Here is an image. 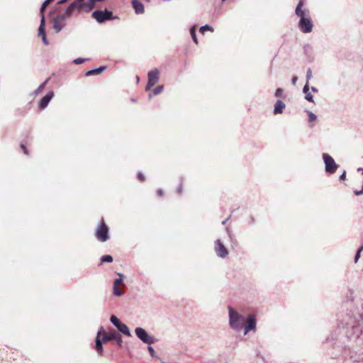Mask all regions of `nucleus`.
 Returning a JSON list of instances; mask_svg holds the SVG:
<instances>
[{"mask_svg": "<svg viewBox=\"0 0 363 363\" xmlns=\"http://www.w3.org/2000/svg\"><path fill=\"white\" fill-rule=\"evenodd\" d=\"M54 0H46L43 2V4H42L41 6V8H40V16L41 17L43 16V15H44V11H45V9H46V7L48 6V5L49 4H50L51 2H52Z\"/></svg>", "mask_w": 363, "mask_h": 363, "instance_id": "nucleus-25", "label": "nucleus"}, {"mask_svg": "<svg viewBox=\"0 0 363 363\" xmlns=\"http://www.w3.org/2000/svg\"><path fill=\"white\" fill-rule=\"evenodd\" d=\"M110 320L123 334L128 336H131L128 326L125 324L121 323L116 315H111Z\"/></svg>", "mask_w": 363, "mask_h": 363, "instance_id": "nucleus-8", "label": "nucleus"}, {"mask_svg": "<svg viewBox=\"0 0 363 363\" xmlns=\"http://www.w3.org/2000/svg\"><path fill=\"white\" fill-rule=\"evenodd\" d=\"M73 5L74 1L68 6L64 13L58 15L53 19V29L56 33H59L65 26L67 18H69L74 13L82 12L79 6H74V7H72Z\"/></svg>", "mask_w": 363, "mask_h": 363, "instance_id": "nucleus-2", "label": "nucleus"}, {"mask_svg": "<svg viewBox=\"0 0 363 363\" xmlns=\"http://www.w3.org/2000/svg\"><path fill=\"white\" fill-rule=\"evenodd\" d=\"M132 5L136 13L141 14L144 13V6L138 0H132Z\"/></svg>", "mask_w": 363, "mask_h": 363, "instance_id": "nucleus-17", "label": "nucleus"}, {"mask_svg": "<svg viewBox=\"0 0 363 363\" xmlns=\"http://www.w3.org/2000/svg\"><path fill=\"white\" fill-rule=\"evenodd\" d=\"M190 33H191V35L194 43L196 44H198V40H197V38H196V30H195V28L194 27H193V28H191L190 29Z\"/></svg>", "mask_w": 363, "mask_h": 363, "instance_id": "nucleus-29", "label": "nucleus"}, {"mask_svg": "<svg viewBox=\"0 0 363 363\" xmlns=\"http://www.w3.org/2000/svg\"><path fill=\"white\" fill-rule=\"evenodd\" d=\"M159 74L160 72L157 69H155L149 72L147 74L148 82L146 86V90L150 89L153 86H155L159 80Z\"/></svg>", "mask_w": 363, "mask_h": 363, "instance_id": "nucleus-10", "label": "nucleus"}, {"mask_svg": "<svg viewBox=\"0 0 363 363\" xmlns=\"http://www.w3.org/2000/svg\"><path fill=\"white\" fill-rule=\"evenodd\" d=\"M145 1H147V2H149V1H150V0H145Z\"/></svg>", "mask_w": 363, "mask_h": 363, "instance_id": "nucleus-47", "label": "nucleus"}, {"mask_svg": "<svg viewBox=\"0 0 363 363\" xmlns=\"http://www.w3.org/2000/svg\"><path fill=\"white\" fill-rule=\"evenodd\" d=\"M312 91L315 92V91H316V89L314 87H313Z\"/></svg>", "mask_w": 363, "mask_h": 363, "instance_id": "nucleus-46", "label": "nucleus"}, {"mask_svg": "<svg viewBox=\"0 0 363 363\" xmlns=\"http://www.w3.org/2000/svg\"><path fill=\"white\" fill-rule=\"evenodd\" d=\"M120 278L116 279L113 283V294L117 296H121L123 294L124 284L123 281V274H118Z\"/></svg>", "mask_w": 363, "mask_h": 363, "instance_id": "nucleus-11", "label": "nucleus"}, {"mask_svg": "<svg viewBox=\"0 0 363 363\" xmlns=\"http://www.w3.org/2000/svg\"><path fill=\"white\" fill-rule=\"evenodd\" d=\"M359 257H360V253L356 252V254H355V256H354V261L355 263L357 262V261L359 260Z\"/></svg>", "mask_w": 363, "mask_h": 363, "instance_id": "nucleus-41", "label": "nucleus"}, {"mask_svg": "<svg viewBox=\"0 0 363 363\" xmlns=\"http://www.w3.org/2000/svg\"><path fill=\"white\" fill-rule=\"evenodd\" d=\"M38 35L40 36H44L45 35V15H43L41 20H40V25L38 29Z\"/></svg>", "mask_w": 363, "mask_h": 363, "instance_id": "nucleus-21", "label": "nucleus"}, {"mask_svg": "<svg viewBox=\"0 0 363 363\" xmlns=\"http://www.w3.org/2000/svg\"><path fill=\"white\" fill-rule=\"evenodd\" d=\"M228 310L230 327L235 330H239L242 328L244 317L235 311L230 306L228 307Z\"/></svg>", "mask_w": 363, "mask_h": 363, "instance_id": "nucleus-3", "label": "nucleus"}, {"mask_svg": "<svg viewBox=\"0 0 363 363\" xmlns=\"http://www.w3.org/2000/svg\"><path fill=\"white\" fill-rule=\"evenodd\" d=\"M54 93L52 91L48 92L44 97L41 99L39 102V108L41 109L45 108L49 104L51 99L53 97Z\"/></svg>", "mask_w": 363, "mask_h": 363, "instance_id": "nucleus-15", "label": "nucleus"}, {"mask_svg": "<svg viewBox=\"0 0 363 363\" xmlns=\"http://www.w3.org/2000/svg\"><path fill=\"white\" fill-rule=\"evenodd\" d=\"M86 61V59L84 58H81V57H79V58H77L74 60V62L75 64H82L83 62H84Z\"/></svg>", "mask_w": 363, "mask_h": 363, "instance_id": "nucleus-34", "label": "nucleus"}, {"mask_svg": "<svg viewBox=\"0 0 363 363\" xmlns=\"http://www.w3.org/2000/svg\"><path fill=\"white\" fill-rule=\"evenodd\" d=\"M362 250H363V245L358 248V250H357V252L361 253V252Z\"/></svg>", "mask_w": 363, "mask_h": 363, "instance_id": "nucleus-44", "label": "nucleus"}, {"mask_svg": "<svg viewBox=\"0 0 363 363\" xmlns=\"http://www.w3.org/2000/svg\"><path fill=\"white\" fill-rule=\"evenodd\" d=\"M99 332L101 333V337L103 339L104 343L110 340H115L116 335H118V332L115 330H111L109 332H106L101 328Z\"/></svg>", "mask_w": 363, "mask_h": 363, "instance_id": "nucleus-13", "label": "nucleus"}, {"mask_svg": "<svg viewBox=\"0 0 363 363\" xmlns=\"http://www.w3.org/2000/svg\"><path fill=\"white\" fill-rule=\"evenodd\" d=\"M297 79H298V77H294L292 78V84H293L294 85H295V84H296Z\"/></svg>", "mask_w": 363, "mask_h": 363, "instance_id": "nucleus-43", "label": "nucleus"}, {"mask_svg": "<svg viewBox=\"0 0 363 363\" xmlns=\"http://www.w3.org/2000/svg\"><path fill=\"white\" fill-rule=\"evenodd\" d=\"M106 67H100L97 69H91L86 72V76L99 74L106 69Z\"/></svg>", "mask_w": 363, "mask_h": 363, "instance_id": "nucleus-20", "label": "nucleus"}, {"mask_svg": "<svg viewBox=\"0 0 363 363\" xmlns=\"http://www.w3.org/2000/svg\"><path fill=\"white\" fill-rule=\"evenodd\" d=\"M306 113H307V115L308 116V121L310 124V126L311 127H313L314 126V121H315L316 119V116L312 112L309 111H306Z\"/></svg>", "mask_w": 363, "mask_h": 363, "instance_id": "nucleus-23", "label": "nucleus"}, {"mask_svg": "<svg viewBox=\"0 0 363 363\" xmlns=\"http://www.w3.org/2000/svg\"><path fill=\"white\" fill-rule=\"evenodd\" d=\"M340 180L345 181L346 179V171H343V172L340 175Z\"/></svg>", "mask_w": 363, "mask_h": 363, "instance_id": "nucleus-38", "label": "nucleus"}, {"mask_svg": "<svg viewBox=\"0 0 363 363\" xmlns=\"http://www.w3.org/2000/svg\"><path fill=\"white\" fill-rule=\"evenodd\" d=\"M183 191V185L182 184H180L179 186L177 187V191L178 194H182Z\"/></svg>", "mask_w": 363, "mask_h": 363, "instance_id": "nucleus-39", "label": "nucleus"}, {"mask_svg": "<svg viewBox=\"0 0 363 363\" xmlns=\"http://www.w3.org/2000/svg\"><path fill=\"white\" fill-rule=\"evenodd\" d=\"M42 40L44 43L45 45H48V42L47 40V38H46V35H44V36H42Z\"/></svg>", "mask_w": 363, "mask_h": 363, "instance_id": "nucleus-42", "label": "nucleus"}, {"mask_svg": "<svg viewBox=\"0 0 363 363\" xmlns=\"http://www.w3.org/2000/svg\"><path fill=\"white\" fill-rule=\"evenodd\" d=\"M323 160L325 164V171L328 174H333L338 168V164L335 160L328 153H323Z\"/></svg>", "mask_w": 363, "mask_h": 363, "instance_id": "nucleus-5", "label": "nucleus"}, {"mask_svg": "<svg viewBox=\"0 0 363 363\" xmlns=\"http://www.w3.org/2000/svg\"><path fill=\"white\" fill-rule=\"evenodd\" d=\"M48 80H49V78L47 79L45 82H43L41 85L39 86V87L38 88V91H40L41 90H43L45 88V84H47Z\"/></svg>", "mask_w": 363, "mask_h": 363, "instance_id": "nucleus-36", "label": "nucleus"}, {"mask_svg": "<svg viewBox=\"0 0 363 363\" xmlns=\"http://www.w3.org/2000/svg\"><path fill=\"white\" fill-rule=\"evenodd\" d=\"M148 351H149V352H150V355H151L152 357H155V350H154V349H153L151 346H149V347H148Z\"/></svg>", "mask_w": 363, "mask_h": 363, "instance_id": "nucleus-37", "label": "nucleus"}, {"mask_svg": "<svg viewBox=\"0 0 363 363\" xmlns=\"http://www.w3.org/2000/svg\"><path fill=\"white\" fill-rule=\"evenodd\" d=\"M286 105L282 101H277V102L274 104V113L275 115L282 113Z\"/></svg>", "mask_w": 363, "mask_h": 363, "instance_id": "nucleus-19", "label": "nucleus"}, {"mask_svg": "<svg viewBox=\"0 0 363 363\" xmlns=\"http://www.w3.org/2000/svg\"><path fill=\"white\" fill-rule=\"evenodd\" d=\"M92 17L99 23H104L108 20H113L115 18L113 16V12L107 11L96 10L92 13Z\"/></svg>", "mask_w": 363, "mask_h": 363, "instance_id": "nucleus-6", "label": "nucleus"}, {"mask_svg": "<svg viewBox=\"0 0 363 363\" xmlns=\"http://www.w3.org/2000/svg\"><path fill=\"white\" fill-rule=\"evenodd\" d=\"M163 89H164V86L160 85V86H157L155 89H154V90L152 91V94L153 95H157V94H160L162 91H163Z\"/></svg>", "mask_w": 363, "mask_h": 363, "instance_id": "nucleus-30", "label": "nucleus"}, {"mask_svg": "<svg viewBox=\"0 0 363 363\" xmlns=\"http://www.w3.org/2000/svg\"><path fill=\"white\" fill-rule=\"evenodd\" d=\"M137 177H138V179L140 182H143L145 181V177L144 176V174L141 172H138V175H137Z\"/></svg>", "mask_w": 363, "mask_h": 363, "instance_id": "nucleus-33", "label": "nucleus"}, {"mask_svg": "<svg viewBox=\"0 0 363 363\" xmlns=\"http://www.w3.org/2000/svg\"><path fill=\"white\" fill-rule=\"evenodd\" d=\"M101 333L99 332L97 333V335H96V340H95L96 350L97 351V352L99 354H101L102 352H103L102 344L104 343L103 342V339L102 338L101 339Z\"/></svg>", "mask_w": 363, "mask_h": 363, "instance_id": "nucleus-18", "label": "nucleus"}, {"mask_svg": "<svg viewBox=\"0 0 363 363\" xmlns=\"http://www.w3.org/2000/svg\"><path fill=\"white\" fill-rule=\"evenodd\" d=\"M337 330L340 335L356 340L357 345L361 348L355 349L354 352L359 353V357L354 359V361H363V306L352 314H347L338 324Z\"/></svg>", "mask_w": 363, "mask_h": 363, "instance_id": "nucleus-1", "label": "nucleus"}, {"mask_svg": "<svg viewBox=\"0 0 363 363\" xmlns=\"http://www.w3.org/2000/svg\"><path fill=\"white\" fill-rule=\"evenodd\" d=\"M20 147L23 150V153L25 155H28V149H27L26 146L24 144H21Z\"/></svg>", "mask_w": 363, "mask_h": 363, "instance_id": "nucleus-35", "label": "nucleus"}, {"mask_svg": "<svg viewBox=\"0 0 363 363\" xmlns=\"http://www.w3.org/2000/svg\"><path fill=\"white\" fill-rule=\"evenodd\" d=\"M135 333L137 337L144 343L151 345L155 342V339L153 337L149 335L142 328H136Z\"/></svg>", "mask_w": 363, "mask_h": 363, "instance_id": "nucleus-7", "label": "nucleus"}, {"mask_svg": "<svg viewBox=\"0 0 363 363\" xmlns=\"http://www.w3.org/2000/svg\"><path fill=\"white\" fill-rule=\"evenodd\" d=\"M108 230L109 228L102 218L100 224L96 228L95 236L100 242H106L109 239Z\"/></svg>", "mask_w": 363, "mask_h": 363, "instance_id": "nucleus-4", "label": "nucleus"}, {"mask_svg": "<svg viewBox=\"0 0 363 363\" xmlns=\"http://www.w3.org/2000/svg\"><path fill=\"white\" fill-rule=\"evenodd\" d=\"M303 92L305 94V99L308 101H313V95L311 92H309V86L308 84H306L303 87Z\"/></svg>", "mask_w": 363, "mask_h": 363, "instance_id": "nucleus-22", "label": "nucleus"}, {"mask_svg": "<svg viewBox=\"0 0 363 363\" xmlns=\"http://www.w3.org/2000/svg\"><path fill=\"white\" fill-rule=\"evenodd\" d=\"M256 327L255 317L253 315H250L245 323L244 334L246 335L250 330H255Z\"/></svg>", "mask_w": 363, "mask_h": 363, "instance_id": "nucleus-14", "label": "nucleus"}, {"mask_svg": "<svg viewBox=\"0 0 363 363\" xmlns=\"http://www.w3.org/2000/svg\"><path fill=\"white\" fill-rule=\"evenodd\" d=\"M354 290L352 289H348L346 293L347 299L348 301H352L354 298Z\"/></svg>", "mask_w": 363, "mask_h": 363, "instance_id": "nucleus-26", "label": "nucleus"}, {"mask_svg": "<svg viewBox=\"0 0 363 363\" xmlns=\"http://www.w3.org/2000/svg\"><path fill=\"white\" fill-rule=\"evenodd\" d=\"M206 30H210L212 32V31H213V28L208 25H206V26H201L200 28V32L203 34H204L205 31H206Z\"/></svg>", "mask_w": 363, "mask_h": 363, "instance_id": "nucleus-27", "label": "nucleus"}, {"mask_svg": "<svg viewBox=\"0 0 363 363\" xmlns=\"http://www.w3.org/2000/svg\"><path fill=\"white\" fill-rule=\"evenodd\" d=\"M214 250L216 255L220 257L224 258L228 255L227 248L223 245L220 240L215 241Z\"/></svg>", "mask_w": 363, "mask_h": 363, "instance_id": "nucleus-12", "label": "nucleus"}, {"mask_svg": "<svg viewBox=\"0 0 363 363\" xmlns=\"http://www.w3.org/2000/svg\"><path fill=\"white\" fill-rule=\"evenodd\" d=\"M117 344L121 347L123 343L121 335L118 333V335H116V340Z\"/></svg>", "mask_w": 363, "mask_h": 363, "instance_id": "nucleus-32", "label": "nucleus"}, {"mask_svg": "<svg viewBox=\"0 0 363 363\" xmlns=\"http://www.w3.org/2000/svg\"><path fill=\"white\" fill-rule=\"evenodd\" d=\"M303 0H300L296 8V14L300 17V19L301 18V16H307L308 12L306 10H303Z\"/></svg>", "mask_w": 363, "mask_h": 363, "instance_id": "nucleus-16", "label": "nucleus"}, {"mask_svg": "<svg viewBox=\"0 0 363 363\" xmlns=\"http://www.w3.org/2000/svg\"><path fill=\"white\" fill-rule=\"evenodd\" d=\"M157 195L158 196H164V191H163V190H162V189H157Z\"/></svg>", "mask_w": 363, "mask_h": 363, "instance_id": "nucleus-40", "label": "nucleus"}, {"mask_svg": "<svg viewBox=\"0 0 363 363\" xmlns=\"http://www.w3.org/2000/svg\"><path fill=\"white\" fill-rule=\"evenodd\" d=\"M283 89H281V88H277L276 91H275V96L276 97H282L283 96Z\"/></svg>", "mask_w": 363, "mask_h": 363, "instance_id": "nucleus-31", "label": "nucleus"}, {"mask_svg": "<svg viewBox=\"0 0 363 363\" xmlns=\"http://www.w3.org/2000/svg\"><path fill=\"white\" fill-rule=\"evenodd\" d=\"M68 0H60V1H58V4H65L67 1Z\"/></svg>", "mask_w": 363, "mask_h": 363, "instance_id": "nucleus-45", "label": "nucleus"}, {"mask_svg": "<svg viewBox=\"0 0 363 363\" xmlns=\"http://www.w3.org/2000/svg\"><path fill=\"white\" fill-rule=\"evenodd\" d=\"M101 263L104 262H113V257L111 255H104L101 259Z\"/></svg>", "mask_w": 363, "mask_h": 363, "instance_id": "nucleus-28", "label": "nucleus"}, {"mask_svg": "<svg viewBox=\"0 0 363 363\" xmlns=\"http://www.w3.org/2000/svg\"><path fill=\"white\" fill-rule=\"evenodd\" d=\"M298 26L303 33H310L313 28V23L310 18L307 16H301L299 21Z\"/></svg>", "mask_w": 363, "mask_h": 363, "instance_id": "nucleus-9", "label": "nucleus"}, {"mask_svg": "<svg viewBox=\"0 0 363 363\" xmlns=\"http://www.w3.org/2000/svg\"><path fill=\"white\" fill-rule=\"evenodd\" d=\"M54 0H46L43 2V4H42L41 6V8H40V16L41 17L43 16V15H44V11H45V9H46V7L48 6V5L49 4H50L51 2H52Z\"/></svg>", "mask_w": 363, "mask_h": 363, "instance_id": "nucleus-24", "label": "nucleus"}]
</instances>
